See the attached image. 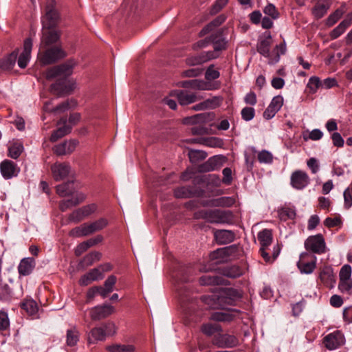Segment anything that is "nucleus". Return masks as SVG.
<instances>
[{
  "label": "nucleus",
  "instance_id": "1",
  "mask_svg": "<svg viewBox=\"0 0 352 352\" xmlns=\"http://www.w3.org/2000/svg\"><path fill=\"white\" fill-rule=\"evenodd\" d=\"M212 41L214 51L203 52L197 56L189 57L187 58L186 63L190 65H197L217 58L219 56V52L226 49V41L218 36H212Z\"/></svg>",
  "mask_w": 352,
  "mask_h": 352
},
{
  "label": "nucleus",
  "instance_id": "2",
  "mask_svg": "<svg viewBox=\"0 0 352 352\" xmlns=\"http://www.w3.org/2000/svg\"><path fill=\"white\" fill-rule=\"evenodd\" d=\"M239 298L238 293L233 289H226L219 295L204 296L202 300L211 309H226L227 305H232L234 300Z\"/></svg>",
  "mask_w": 352,
  "mask_h": 352
},
{
  "label": "nucleus",
  "instance_id": "3",
  "mask_svg": "<svg viewBox=\"0 0 352 352\" xmlns=\"http://www.w3.org/2000/svg\"><path fill=\"white\" fill-rule=\"evenodd\" d=\"M196 217L214 224H232L234 221V215L230 210L219 209L200 210L196 213Z\"/></svg>",
  "mask_w": 352,
  "mask_h": 352
},
{
  "label": "nucleus",
  "instance_id": "4",
  "mask_svg": "<svg viewBox=\"0 0 352 352\" xmlns=\"http://www.w3.org/2000/svg\"><path fill=\"white\" fill-rule=\"evenodd\" d=\"M210 119V114L206 113H198L183 119L184 124H192L190 131L192 135H202L209 133V129L204 125Z\"/></svg>",
  "mask_w": 352,
  "mask_h": 352
},
{
  "label": "nucleus",
  "instance_id": "5",
  "mask_svg": "<svg viewBox=\"0 0 352 352\" xmlns=\"http://www.w3.org/2000/svg\"><path fill=\"white\" fill-rule=\"evenodd\" d=\"M65 56V52L60 47L45 49L40 47L38 53V60L41 65H46L52 64Z\"/></svg>",
  "mask_w": 352,
  "mask_h": 352
},
{
  "label": "nucleus",
  "instance_id": "6",
  "mask_svg": "<svg viewBox=\"0 0 352 352\" xmlns=\"http://www.w3.org/2000/svg\"><path fill=\"white\" fill-rule=\"evenodd\" d=\"M352 269L348 265H344L339 273L338 289L342 294L350 295L352 294Z\"/></svg>",
  "mask_w": 352,
  "mask_h": 352
},
{
  "label": "nucleus",
  "instance_id": "7",
  "mask_svg": "<svg viewBox=\"0 0 352 352\" xmlns=\"http://www.w3.org/2000/svg\"><path fill=\"white\" fill-rule=\"evenodd\" d=\"M304 245L307 250L318 254H324L327 250L325 240L321 234L309 236Z\"/></svg>",
  "mask_w": 352,
  "mask_h": 352
},
{
  "label": "nucleus",
  "instance_id": "8",
  "mask_svg": "<svg viewBox=\"0 0 352 352\" xmlns=\"http://www.w3.org/2000/svg\"><path fill=\"white\" fill-rule=\"evenodd\" d=\"M170 96L175 98L182 106L188 105L204 98L203 94L199 92L192 93L186 90H174L170 92Z\"/></svg>",
  "mask_w": 352,
  "mask_h": 352
},
{
  "label": "nucleus",
  "instance_id": "9",
  "mask_svg": "<svg viewBox=\"0 0 352 352\" xmlns=\"http://www.w3.org/2000/svg\"><path fill=\"white\" fill-rule=\"evenodd\" d=\"M52 175L56 182L67 179L72 174V167L66 162H56L51 166Z\"/></svg>",
  "mask_w": 352,
  "mask_h": 352
},
{
  "label": "nucleus",
  "instance_id": "10",
  "mask_svg": "<svg viewBox=\"0 0 352 352\" xmlns=\"http://www.w3.org/2000/svg\"><path fill=\"white\" fill-rule=\"evenodd\" d=\"M60 31L56 28L43 27L40 47H46L56 43L60 38Z\"/></svg>",
  "mask_w": 352,
  "mask_h": 352
},
{
  "label": "nucleus",
  "instance_id": "11",
  "mask_svg": "<svg viewBox=\"0 0 352 352\" xmlns=\"http://www.w3.org/2000/svg\"><path fill=\"white\" fill-rule=\"evenodd\" d=\"M323 342L327 349L332 351L343 345L345 342V338L341 331H335L327 335L324 338Z\"/></svg>",
  "mask_w": 352,
  "mask_h": 352
},
{
  "label": "nucleus",
  "instance_id": "12",
  "mask_svg": "<svg viewBox=\"0 0 352 352\" xmlns=\"http://www.w3.org/2000/svg\"><path fill=\"white\" fill-rule=\"evenodd\" d=\"M310 179L305 171L298 170L293 172L290 177L291 186L296 190H302L309 184Z\"/></svg>",
  "mask_w": 352,
  "mask_h": 352
},
{
  "label": "nucleus",
  "instance_id": "13",
  "mask_svg": "<svg viewBox=\"0 0 352 352\" xmlns=\"http://www.w3.org/2000/svg\"><path fill=\"white\" fill-rule=\"evenodd\" d=\"M59 20V14L54 6V1L46 7L45 14L42 19L43 27L55 28Z\"/></svg>",
  "mask_w": 352,
  "mask_h": 352
},
{
  "label": "nucleus",
  "instance_id": "14",
  "mask_svg": "<svg viewBox=\"0 0 352 352\" xmlns=\"http://www.w3.org/2000/svg\"><path fill=\"white\" fill-rule=\"evenodd\" d=\"M0 171L5 179H10L19 175L20 168L15 162L5 160L0 164Z\"/></svg>",
  "mask_w": 352,
  "mask_h": 352
},
{
  "label": "nucleus",
  "instance_id": "15",
  "mask_svg": "<svg viewBox=\"0 0 352 352\" xmlns=\"http://www.w3.org/2000/svg\"><path fill=\"white\" fill-rule=\"evenodd\" d=\"M308 256H309V254L307 252H302L300 255V260L297 265L302 274H310L316 267V256H313V259L311 261H306L305 260Z\"/></svg>",
  "mask_w": 352,
  "mask_h": 352
},
{
  "label": "nucleus",
  "instance_id": "16",
  "mask_svg": "<svg viewBox=\"0 0 352 352\" xmlns=\"http://www.w3.org/2000/svg\"><path fill=\"white\" fill-rule=\"evenodd\" d=\"M284 102L283 97L280 95L274 96L267 109L263 112V117L266 120H270L275 116L276 113L281 109Z\"/></svg>",
  "mask_w": 352,
  "mask_h": 352
},
{
  "label": "nucleus",
  "instance_id": "17",
  "mask_svg": "<svg viewBox=\"0 0 352 352\" xmlns=\"http://www.w3.org/2000/svg\"><path fill=\"white\" fill-rule=\"evenodd\" d=\"M224 161L225 157L223 155L212 156L199 166V170L201 172L214 171L222 166Z\"/></svg>",
  "mask_w": 352,
  "mask_h": 352
},
{
  "label": "nucleus",
  "instance_id": "18",
  "mask_svg": "<svg viewBox=\"0 0 352 352\" xmlns=\"http://www.w3.org/2000/svg\"><path fill=\"white\" fill-rule=\"evenodd\" d=\"M115 311V308L109 304L96 306L90 311V316L94 320L103 319Z\"/></svg>",
  "mask_w": 352,
  "mask_h": 352
},
{
  "label": "nucleus",
  "instance_id": "19",
  "mask_svg": "<svg viewBox=\"0 0 352 352\" xmlns=\"http://www.w3.org/2000/svg\"><path fill=\"white\" fill-rule=\"evenodd\" d=\"M32 49V41L28 38L25 40L23 51L19 56L18 65L21 68H25L30 60L31 52Z\"/></svg>",
  "mask_w": 352,
  "mask_h": 352
},
{
  "label": "nucleus",
  "instance_id": "20",
  "mask_svg": "<svg viewBox=\"0 0 352 352\" xmlns=\"http://www.w3.org/2000/svg\"><path fill=\"white\" fill-rule=\"evenodd\" d=\"M78 142L74 140L65 141L54 147V153L58 155H65L72 153L76 148Z\"/></svg>",
  "mask_w": 352,
  "mask_h": 352
},
{
  "label": "nucleus",
  "instance_id": "21",
  "mask_svg": "<svg viewBox=\"0 0 352 352\" xmlns=\"http://www.w3.org/2000/svg\"><path fill=\"white\" fill-rule=\"evenodd\" d=\"M214 236L218 244L224 245L234 241L235 234L232 230H218L214 232Z\"/></svg>",
  "mask_w": 352,
  "mask_h": 352
},
{
  "label": "nucleus",
  "instance_id": "22",
  "mask_svg": "<svg viewBox=\"0 0 352 352\" xmlns=\"http://www.w3.org/2000/svg\"><path fill=\"white\" fill-rule=\"evenodd\" d=\"M320 279L329 287H333L336 280L333 268L330 266L324 267L320 273Z\"/></svg>",
  "mask_w": 352,
  "mask_h": 352
},
{
  "label": "nucleus",
  "instance_id": "23",
  "mask_svg": "<svg viewBox=\"0 0 352 352\" xmlns=\"http://www.w3.org/2000/svg\"><path fill=\"white\" fill-rule=\"evenodd\" d=\"M272 43V37L270 32H265L258 44V52L263 56L270 57V46Z\"/></svg>",
  "mask_w": 352,
  "mask_h": 352
},
{
  "label": "nucleus",
  "instance_id": "24",
  "mask_svg": "<svg viewBox=\"0 0 352 352\" xmlns=\"http://www.w3.org/2000/svg\"><path fill=\"white\" fill-rule=\"evenodd\" d=\"M104 275L101 274V272L98 267H96L83 275L79 280V283L80 285L86 286L94 281L102 279Z\"/></svg>",
  "mask_w": 352,
  "mask_h": 352
},
{
  "label": "nucleus",
  "instance_id": "25",
  "mask_svg": "<svg viewBox=\"0 0 352 352\" xmlns=\"http://www.w3.org/2000/svg\"><path fill=\"white\" fill-rule=\"evenodd\" d=\"M58 129L52 134L50 137V140L52 142H56L59 138H61L64 135L68 134L72 129V126L69 124H67L66 119H61L58 123Z\"/></svg>",
  "mask_w": 352,
  "mask_h": 352
},
{
  "label": "nucleus",
  "instance_id": "26",
  "mask_svg": "<svg viewBox=\"0 0 352 352\" xmlns=\"http://www.w3.org/2000/svg\"><path fill=\"white\" fill-rule=\"evenodd\" d=\"M35 267V261L33 258H23L18 266V272L21 276H28L32 273Z\"/></svg>",
  "mask_w": 352,
  "mask_h": 352
},
{
  "label": "nucleus",
  "instance_id": "27",
  "mask_svg": "<svg viewBox=\"0 0 352 352\" xmlns=\"http://www.w3.org/2000/svg\"><path fill=\"white\" fill-rule=\"evenodd\" d=\"M331 6V1L330 0H321L313 8L312 14L316 19H321L327 14Z\"/></svg>",
  "mask_w": 352,
  "mask_h": 352
},
{
  "label": "nucleus",
  "instance_id": "28",
  "mask_svg": "<svg viewBox=\"0 0 352 352\" xmlns=\"http://www.w3.org/2000/svg\"><path fill=\"white\" fill-rule=\"evenodd\" d=\"M105 330L102 326L95 327L91 330L88 335V342L95 343L98 341H103L106 339Z\"/></svg>",
  "mask_w": 352,
  "mask_h": 352
},
{
  "label": "nucleus",
  "instance_id": "29",
  "mask_svg": "<svg viewBox=\"0 0 352 352\" xmlns=\"http://www.w3.org/2000/svg\"><path fill=\"white\" fill-rule=\"evenodd\" d=\"M102 254L99 252H92L87 254L80 261L78 265L80 267L85 268L91 265L94 263L100 260Z\"/></svg>",
  "mask_w": 352,
  "mask_h": 352
},
{
  "label": "nucleus",
  "instance_id": "30",
  "mask_svg": "<svg viewBox=\"0 0 352 352\" xmlns=\"http://www.w3.org/2000/svg\"><path fill=\"white\" fill-rule=\"evenodd\" d=\"M17 54L13 52L0 59V73L11 69L15 64Z\"/></svg>",
  "mask_w": 352,
  "mask_h": 352
},
{
  "label": "nucleus",
  "instance_id": "31",
  "mask_svg": "<svg viewBox=\"0 0 352 352\" xmlns=\"http://www.w3.org/2000/svg\"><path fill=\"white\" fill-rule=\"evenodd\" d=\"M217 344L220 347L232 348L239 344V340L234 336L225 334L219 337Z\"/></svg>",
  "mask_w": 352,
  "mask_h": 352
},
{
  "label": "nucleus",
  "instance_id": "32",
  "mask_svg": "<svg viewBox=\"0 0 352 352\" xmlns=\"http://www.w3.org/2000/svg\"><path fill=\"white\" fill-rule=\"evenodd\" d=\"M231 249L230 247H225L219 248L211 253L210 257L213 260H217V262L221 263L228 260Z\"/></svg>",
  "mask_w": 352,
  "mask_h": 352
},
{
  "label": "nucleus",
  "instance_id": "33",
  "mask_svg": "<svg viewBox=\"0 0 352 352\" xmlns=\"http://www.w3.org/2000/svg\"><path fill=\"white\" fill-rule=\"evenodd\" d=\"M257 237L261 247L268 248L273 239L272 230L264 229L258 233Z\"/></svg>",
  "mask_w": 352,
  "mask_h": 352
},
{
  "label": "nucleus",
  "instance_id": "34",
  "mask_svg": "<svg viewBox=\"0 0 352 352\" xmlns=\"http://www.w3.org/2000/svg\"><path fill=\"white\" fill-rule=\"evenodd\" d=\"M22 308L30 315L34 318L38 317V307L36 301L33 299L25 300L22 305Z\"/></svg>",
  "mask_w": 352,
  "mask_h": 352
},
{
  "label": "nucleus",
  "instance_id": "35",
  "mask_svg": "<svg viewBox=\"0 0 352 352\" xmlns=\"http://www.w3.org/2000/svg\"><path fill=\"white\" fill-rule=\"evenodd\" d=\"M200 144L211 148H221L223 145L222 139L217 137L201 138Z\"/></svg>",
  "mask_w": 352,
  "mask_h": 352
},
{
  "label": "nucleus",
  "instance_id": "36",
  "mask_svg": "<svg viewBox=\"0 0 352 352\" xmlns=\"http://www.w3.org/2000/svg\"><path fill=\"white\" fill-rule=\"evenodd\" d=\"M74 190V184L72 182L63 183L56 186V192L60 197L73 195Z\"/></svg>",
  "mask_w": 352,
  "mask_h": 352
},
{
  "label": "nucleus",
  "instance_id": "37",
  "mask_svg": "<svg viewBox=\"0 0 352 352\" xmlns=\"http://www.w3.org/2000/svg\"><path fill=\"white\" fill-rule=\"evenodd\" d=\"M109 352H134L135 348L132 344H113L106 346Z\"/></svg>",
  "mask_w": 352,
  "mask_h": 352
},
{
  "label": "nucleus",
  "instance_id": "38",
  "mask_svg": "<svg viewBox=\"0 0 352 352\" xmlns=\"http://www.w3.org/2000/svg\"><path fill=\"white\" fill-rule=\"evenodd\" d=\"M350 26V21L344 19L339 23L329 34L331 39H336L342 35L346 30Z\"/></svg>",
  "mask_w": 352,
  "mask_h": 352
},
{
  "label": "nucleus",
  "instance_id": "39",
  "mask_svg": "<svg viewBox=\"0 0 352 352\" xmlns=\"http://www.w3.org/2000/svg\"><path fill=\"white\" fill-rule=\"evenodd\" d=\"M23 151V144L20 142H13L8 148V155L13 159H17Z\"/></svg>",
  "mask_w": 352,
  "mask_h": 352
},
{
  "label": "nucleus",
  "instance_id": "40",
  "mask_svg": "<svg viewBox=\"0 0 352 352\" xmlns=\"http://www.w3.org/2000/svg\"><path fill=\"white\" fill-rule=\"evenodd\" d=\"M235 200L234 198L230 197H222L211 201L208 206H222V207H230L232 206Z\"/></svg>",
  "mask_w": 352,
  "mask_h": 352
},
{
  "label": "nucleus",
  "instance_id": "41",
  "mask_svg": "<svg viewBox=\"0 0 352 352\" xmlns=\"http://www.w3.org/2000/svg\"><path fill=\"white\" fill-rule=\"evenodd\" d=\"M320 87L322 88V81L318 76H314L309 78L307 88L310 94H316Z\"/></svg>",
  "mask_w": 352,
  "mask_h": 352
},
{
  "label": "nucleus",
  "instance_id": "42",
  "mask_svg": "<svg viewBox=\"0 0 352 352\" xmlns=\"http://www.w3.org/2000/svg\"><path fill=\"white\" fill-rule=\"evenodd\" d=\"M76 63L74 60H69L65 63L58 65L61 77H66L72 74Z\"/></svg>",
  "mask_w": 352,
  "mask_h": 352
},
{
  "label": "nucleus",
  "instance_id": "43",
  "mask_svg": "<svg viewBox=\"0 0 352 352\" xmlns=\"http://www.w3.org/2000/svg\"><path fill=\"white\" fill-rule=\"evenodd\" d=\"M235 316V312H215L211 316V318L215 321L228 322Z\"/></svg>",
  "mask_w": 352,
  "mask_h": 352
},
{
  "label": "nucleus",
  "instance_id": "44",
  "mask_svg": "<svg viewBox=\"0 0 352 352\" xmlns=\"http://www.w3.org/2000/svg\"><path fill=\"white\" fill-rule=\"evenodd\" d=\"M67 344L68 346H74L79 340V332L74 327L67 331Z\"/></svg>",
  "mask_w": 352,
  "mask_h": 352
},
{
  "label": "nucleus",
  "instance_id": "45",
  "mask_svg": "<svg viewBox=\"0 0 352 352\" xmlns=\"http://www.w3.org/2000/svg\"><path fill=\"white\" fill-rule=\"evenodd\" d=\"M188 157L190 161L195 164L200 160H204L207 157V153L205 151L200 150H190L188 152Z\"/></svg>",
  "mask_w": 352,
  "mask_h": 352
},
{
  "label": "nucleus",
  "instance_id": "46",
  "mask_svg": "<svg viewBox=\"0 0 352 352\" xmlns=\"http://www.w3.org/2000/svg\"><path fill=\"white\" fill-rule=\"evenodd\" d=\"M344 10L342 9H337L331 13L326 20V25L329 27L333 26L344 14Z\"/></svg>",
  "mask_w": 352,
  "mask_h": 352
},
{
  "label": "nucleus",
  "instance_id": "47",
  "mask_svg": "<svg viewBox=\"0 0 352 352\" xmlns=\"http://www.w3.org/2000/svg\"><path fill=\"white\" fill-rule=\"evenodd\" d=\"M208 109H214L221 105L223 98L221 96H213L204 100Z\"/></svg>",
  "mask_w": 352,
  "mask_h": 352
},
{
  "label": "nucleus",
  "instance_id": "48",
  "mask_svg": "<svg viewBox=\"0 0 352 352\" xmlns=\"http://www.w3.org/2000/svg\"><path fill=\"white\" fill-rule=\"evenodd\" d=\"M199 283L202 285H219L221 280L217 276L206 274L200 278Z\"/></svg>",
  "mask_w": 352,
  "mask_h": 352
},
{
  "label": "nucleus",
  "instance_id": "49",
  "mask_svg": "<svg viewBox=\"0 0 352 352\" xmlns=\"http://www.w3.org/2000/svg\"><path fill=\"white\" fill-rule=\"evenodd\" d=\"M274 53L276 54L275 58H270L269 60V63L274 64L279 61L280 56L281 54H284L286 52V45L285 43H281L278 45L276 46V48L274 50Z\"/></svg>",
  "mask_w": 352,
  "mask_h": 352
},
{
  "label": "nucleus",
  "instance_id": "50",
  "mask_svg": "<svg viewBox=\"0 0 352 352\" xmlns=\"http://www.w3.org/2000/svg\"><path fill=\"white\" fill-rule=\"evenodd\" d=\"M220 331H221V329L218 324L208 323L203 324L201 327V331L207 336H211L215 332Z\"/></svg>",
  "mask_w": 352,
  "mask_h": 352
},
{
  "label": "nucleus",
  "instance_id": "51",
  "mask_svg": "<svg viewBox=\"0 0 352 352\" xmlns=\"http://www.w3.org/2000/svg\"><path fill=\"white\" fill-rule=\"evenodd\" d=\"M324 225L327 228L341 227L342 226V221L340 216L334 218L327 217L324 221Z\"/></svg>",
  "mask_w": 352,
  "mask_h": 352
},
{
  "label": "nucleus",
  "instance_id": "52",
  "mask_svg": "<svg viewBox=\"0 0 352 352\" xmlns=\"http://www.w3.org/2000/svg\"><path fill=\"white\" fill-rule=\"evenodd\" d=\"M258 160L260 163L270 164L272 162L273 156L270 152L263 150L258 153Z\"/></svg>",
  "mask_w": 352,
  "mask_h": 352
},
{
  "label": "nucleus",
  "instance_id": "53",
  "mask_svg": "<svg viewBox=\"0 0 352 352\" xmlns=\"http://www.w3.org/2000/svg\"><path fill=\"white\" fill-rule=\"evenodd\" d=\"M241 114L242 119L248 122L254 118L255 116V111L253 107H246L242 109Z\"/></svg>",
  "mask_w": 352,
  "mask_h": 352
},
{
  "label": "nucleus",
  "instance_id": "54",
  "mask_svg": "<svg viewBox=\"0 0 352 352\" xmlns=\"http://www.w3.org/2000/svg\"><path fill=\"white\" fill-rule=\"evenodd\" d=\"M108 222L105 219H100L94 222L89 223L92 233L99 231L107 226Z\"/></svg>",
  "mask_w": 352,
  "mask_h": 352
},
{
  "label": "nucleus",
  "instance_id": "55",
  "mask_svg": "<svg viewBox=\"0 0 352 352\" xmlns=\"http://www.w3.org/2000/svg\"><path fill=\"white\" fill-rule=\"evenodd\" d=\"M193 89L197 90H212V86L209 82L204 80L194 79Z\"/></svg>",
  "mask_w": 352,
  "mask_h": 352
},
{
  "label": "nucleus",
  "instance_id": "56",
  "mask_svg": "<svg viewBox=\"0 0 352 352\" xmlns=\"http://www.w3.org/2000/svg\"><path fill=\"white\" fill-rule=\"evenodd\" d=\"M263 12L266 15L270 16L272 19H276L278 18L279 14L276 7L272 3L267 4L264 8Z\"/></svg>",
  "mask_w": 352,
  "mask_h": 352
},
{
  "label": "nucleus",
  "instance_id": "57",
  "mask_svg": "<svg viewBox=\"0 0 352 352\" xmlns=\"http://www.w3.org/2000/svg\"><path fill=\"white\" fill-rule=\"evenodd\" d=\"M10 320L6 311H0V330L4 331L9 328Z\"/></svg>",
  "mask_w": 352,
  "mask_h": 352
},
{
  "label": "nucleus",
  "instance_id": "58",
  "mask_svg": "<svg viewBox=\"0 0 352 352\" xmlns=\"http://www.w3.org/2000/svg\"><path fill=\"white\" fill-rule=\"evenodd\" d=\"M224 274L228 277L236 278L242 274V271L239 267L232 266L226 269L224 272Z\"/></svg>",
  "mask_w": 352,
  "mask_h": 352
},
{
  "label": "nucleus",
  "instance_id": "59",
  "mask_svg": "<svg viewBox=\"0 0 352 352\" xmlns=\"http://www.w3.org/2000/svg\"><path fill=\"white\" fill-rule=\"evenodd\" d=\"M220 76L219 71L214 69V66H210L205 74V78L206 80H212L218 78Z\"/></svg>",
  "mask_w": 352,
  "mask_h": 352
},
{
  "label": "nucleus",
  "instance_id": "60",
  "mask_svg": "<svg viewBox=\"0 0 352 352\" xmlns=\"http://www.w3.org/2000/svg\"><path fill=\"white\" fill-rule=\"evenodd\" d=\"M175 196L177 198H185L191 196V191L187 187H181L176 189L174 192Z\"/></svg>",
  "mask_w": 352,
  "mask_h": 352
},
{
  "label": "nucleus",
  "instance_id": "61",
  "mask_svg": "<svg viewBox=\"0 0 352 352\" xmlns=\"http://www.w3.org/2000/svg\"><path fill=\"white\" fill-rule=\"evenodd\" d=\"M102 329L105 330V336H111L116 333V327L113 322H107L101 325Z\"/></svg>",
  "mask_w": 352,
  "mask_h": 352
},
{
  "label": "nucleus",
  "instance_id": "62",
  "mask_svg": "<svg viewBox=\"0 0 352 352\" xmlns=\"http://www.w3.org/2000/svg\"><path fill=\"white\" fill-rule=\"evenodd\" d=\"M224 20H225V18L223 16H219V17H217L216 19L212 21L210 23L207 25L202 30L201 32H208L210 30H212L213 29V28L217 27L219 25H221L224 21Z\"/></svg>",
  "mask_w": 352,
  "mask_h": 352
},
{
  "label": "nucleus",
  "instance_id": "63",
  "mask_svg": "<svg viewBox=\"0 0 352 352\" xmlns=\"http://www.w3.org/2000/svg\"><path fill=\"white\" fill-rule=\"evenodd\" d=\"M223 179L222 182L225 184L226 185H230L232 181V170L230 168H223Z\"/></svg>",
  "mask_w": 352,
  "mask_h": 352
},
{
  "label": "nucleus",
  "instance_id": "64",
  "mask_svg": "<svg viewBox=\"0 0 352 352\" xmlns=\"http://www.w3.org/2000/svg\"><path fill=\"white\" fill-rule=\"evenodd\" d=\"M344 206L346 209H349L352 206V193L346 188L343 193Z\"/></svg>",
  "mask_w": 352,
  "mask_h": 352
}]
</instances>
